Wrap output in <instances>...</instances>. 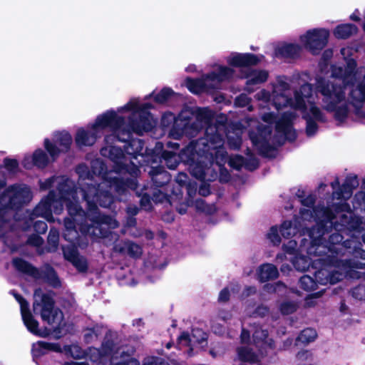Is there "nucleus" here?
Instances as JSON below:
<instances>
[{"label":"nucleus","instance_id":"nucleus-1","mask_svg":"<svg viewBox=\"0 0 365 365\" xmlns=\"http://www.w3.org/2000/svg\"><path fill=\"white\" fill-rule=\"evenodd\" d=\"M150 108V103L132 98L116 111L110 110L99 115L86 129L77 130L75 142L78 147L93 145L106 129L113 133L112 135H106V145L101 150V153L113 163V170L105 171L104 163L98 159L91 163L92 173L85 165L76 168L81 195L91 210L96 205L95 200L101 207L110 206L113 202V190L120 195L128 188H136L138 167L148 162V155L143 153V143L140 139L131 140L125 145V153L112 143L114 140L126 141L132 132L141 135L151 130L156 120L148 112Z\"/></svg>","mask_w":365,"mask_h":365},{"label":"nucleus","instance_id":"nucleus-2","mask_svg":"<svg viewBox=\"0 0 365 365\" xmlns=\"http://www.w3.org/2000/svg\"><path fill=\"white\" fill-rule=\"evenodd\" d=\"M272 94L265 89L261 90L255 95V98L267 106L272 105L277 110L282 108H290V112L284 113L279 119L272 113L262 114V120L266 123L262 128L259 122L250 119L246 123L249 128L250 138L262 154H266L272 145L282 144L285 140H293L295 131L292 129V122L299 111L307 121L306 132L312 136L317 131V122L324 121L323 112L316 103L317 96L313 94V86L304 83L299 90L294 92L293 98L290 96L291 85L286 77H278L272 84Z\"/></svg>","mask_w":365,"mask_h":365},{"label":"nucleus","instance_id":"nucleus-3","mask_svg":"<svg viewBox=\"0 0 365 365\" xmlns=\"http://www.w3.org/2000/svg\"><path fill=\"white\" fill-rule=\"evenodd\" d=\"M56 187L50 191L47 197L43 198L33 212L29 215V220L33 221L36 217H41L49 222H55L52 213L59 215L63 210L65 203L68 216L64 220V238L72 243L70 246L63 247L66 259L71 262L78 271L83 272L87 270L88 264L86 258L79 256L76 250L78 245V232L93 237H105L107 229L118 227V222L111 217L101 216L98 206L99 203L95 200V207L91 210L87 204L86 213L79 205L77 197L78 190H73V182L63 176L54 177L40 182L41 190Z\"/></svg>","mask_w":365,"mask_h":365},{"label":"nucleus","instance_id":"nucleus-4","mask_svg":"<svg viewBox=\"0 0 365 365\" xmlns=\"http://www.w3.org/2000/svg\"><path fill=\"white\" fill-rule=\"evenodd\" d=\"M308 234L309 240L302 239L301 245L297 250L299 255L291 259L297 270L305 271L311 264L315 268L319 267L320 269L315 272L314 277L321 284H335L346 275L361 277L355 273L354 269H362L365 264L340 259L346 251L345 245L340 243L343 240L340 234L333 233L329 242H322L325 233L320 230L317 232V236H314L313 231Z\"/></svg>","mask_w":365,"mask_h":365},{"label":"nucleus","instance_id":"nucleus-5","mask_svg":"<svg viewBox=\"0 0 365 365\" xmlns=\"http://www.w3.org/2000/svg\"><path fill=\"white\" fill-rule=\"evenodd\" d=\"M365 68L356 67L354 59L346 61V67L332 65L329 77L317 75L315 89L322 96V107L332 113L339 124L345 122L350 105L361 107L365 104Z\"/></svg>","mask_w":365,"mask_h":365},{"label":"nucleus","instance_id":"nucleus-6","mask_svg":"<svg viewBox=\"0 0 365 365\" xmlns=\"http://www.w3.org/2000/svg\"><path fill=\"white\" fill-rule=\"evenodd\" d=\"M209 140L215 145V150L218 149L216 151L217 162L220 163L224 159V152L220 149L222 143L220 138H217V140L210 137L202 138L196 142H191L181 152L180 156L173 152L165 151L162 158L170 169H175L180 158L182 162L189 165L190 172L195 178L203 181H212L216 176V173L207 165L211 164L212 158L211 156L208 159L207 156H205V148Z\"/></svg>","mask_w":365,"mask_h":365},{"label":"nucleus","instance_id":"nucleus-7","mask_svg":"<svg viewBox=\"0 0 365 365\" xmlns=\"http://www.w3.org/2000/svg\"><path fill=\"white\" fill-rule=\"evenodd\" d=\"M314 202V197L309 195L302 200V203L307 207L300 211L301 222L295 219L294 222L292 221H284L279 227V232L284 238L294 237L299 232V227L297 223L302 227V235L309 237V232L313 231L314 236H317V232L320 230L322 233H325L324 227L328 224L332 225L335 223L334 220L335 217L333 214L324 207L312 208V205Z\"/></svg>","mask_w":365,"mask_h":365},{"label":"nucleus","instance_id":"nucleus-8","mask_svg":"<svg viewBox=\"0 0 365 365\" xmlns=\"http://www.w3.org/2000/svg\"><path fill=\"white\" fill-rule=\"evenodd\" d=\"M213 113L208 108H197L194 112L190 109L183 110L175 118L171 113H165L162 118V125L168 126L173 123L169 136L173 139H179L183 135L193 136L199 129L210 123Z\"/></svg>","mask_w":365,"mask_h":365},{"label":"nucleus","instance_id":"nucleus-9","mask_svg":"<svg viewBox=\"0 0 365 365\" xmlns=\"http://www.w3.org/2000/svg\"><path fill=\"white\" fill-rule=\"evenodd\" d=\"M4 180H0V237L13 227V213L9 209H19L32 199L31 191L26 185H14L7 189H4Z\"/></svg>","mask_w":365,"mask_h":365},{"label":"nucleus","instance_id":"nucleus-10","mask_svg":"<svg viewBox=\"0 0 365 365\" xmlns=\"http://www.w3.org/2000/svg\"><path fill=\"white\" fill-rule=\"evenodd\" d=\"M259 61V58L251 53H233L227 58V63L233 66L242 68V77L247 79V91L252 92L253 86L265 82L268 78V72L264 70H257L250 68Z\"/></svg>","mask_w":365,"mask_h":365},{"label":"nucleus","instance_id":"nucleus-11","mask_svg":"<svg viewBox=\"0 0 365 365\" xmlns=\"http://www.w3.org/2000/svg\"><path fill=\"white\" fill-rule=\"evenodd\" d=\"M233 75V70L222 66H216L210 73L202 78H187L185 86L188 90L195 94L210 92L220 87V83L230 79Z\"/></svg>","mask_w":365,"mask_h":365},{"label":"nucleus","instance_id":"nucleus-12","mask_svg":"<svg viewBox=\"0 0 365 365\" xmlns=\"http://www.w3.org/2000/svg\"><path fill=\"white\" fill-rule=\"evenodd\" d=\"M34 297V313L40 314L42 320L47 322L54 331L61 334L65 324L62 312L53 307V302L50 297L45 294L40 296L36 292Z\"/></svg>","mask_w":365,"mask_h":365},{"label":"nucleus","instance_id":"nucleus-13","mask_svg":"<svg viewBox=\"0 0 365 365\" xmlns=\"http://www.w3.org/2000/svg\"><path fill=\"white\" fill-rule=\"evenodd\" d=\"M208 137L212 138V139H215V140H217V138H220L222 140V144L220 147V149H222L224 152L223 161H222L220 163H218L217 162V154H216V151L218 149L215 150L214 149L215 145L213 143H212V142H210V140H209L207 142V146L205 148V156H207L208 159L212 156V159H211V164H208V165H207L208 167H210L212 169H213L215 171H216L215 169L212 168L214 161L216 163V164L219 167H221L223 164H225L228 160L229 165L231 167H232L235 169H237V170L240 169L241 167H242L245 165V160H244L243 157H242L240 155H235V156L230 157V158H227L226 152L223 147L224 141H223L222 138L220 135V128H216L215 126H208L206 128V135L205 138H208ZM215 173H217V172H215ZM216 177H217V175L212 180H213Z\"/></svg>","mask_w":365,"mask_h":365},{"label":"nucleus","instance_id":"nucleus-14","mask_svg":"<svg viewBox=\"0 0 365 365\" xmlns=\"http://www.w3.org/2000/svg\"><path fill=\"white\" fill-rule=\"evenodd\" d=\"M207 334L200 329H193L191 335L183 332L178 339V348L188 356L193 355L204 346Z\"/></svg>","mask_w":365,"mask_h":365},{"label":"nucleus","instance_id":"nucleus-15","mask_svg":"<svg viewBox=\"0 0 365 365\" xmlns=\"http://www.w3.org/2000/svg\"><path fill=\"white\" fill-rule=\"evenodd\" d=\"M329 31L319 28L307 31L300 36L301 43L313 54L318 53L328 42Z\"/></svg>","mask_w":365,"mask_h":365},{"label":"nucleus","instance_id":"nucleus-16","mask_svg":"<svg viewBox=\"0 0 365 365\" xmlns=\"http://www.w3.org/2000/svg\"><path fill=\"white\" fill-rule=\"evenodd\" d=\"M54 144L48 138L44 140V147L52 160L56 159L61 153L66 152L72 143V137L67 131L56 132L53 134Z\"/></svg>","mask_w":365,"mask_h":365},{"label":"nucleus","instance_id":"nucleus-17","mask_svg":"<svg viewBox=\"0 0 365 365\" xmlns=\"http://www.w3.org/2000/svg\"><path fill=\"white\" fill-rule=\"evenodd\" d=\"M16 301L20 304L21 313L23 322L27 329L32 334L38 336H46L49 334L46 329L41 330L38 329V322L34 318L29 312V304L19 294L11 292Z\"/></svg>","mask_w":365,"mask_h":365},{"label":"nucleus","instance_id":"nucleus-18","mask_svg":"<svg viewBox=\"0 0 365 365\" xmlns=\"http://www.w3.org/2000/svg\"><path fill=\"white\" fill-rule=\"evenodd\" d=\"M50 163V159L41 149L36 150L32 155H26L22 165L26 169H31L34 166L38 168H44Z\"/></svg>","mask_w":365,"mask_h":365},{"label":"nucleus","instance_id":"nucleus-19","mask_svg":"<svg viewBox=\"0 0 365 365\" xmlns=\"http://www.w3.org/2000/svg\"><path fill=\"white\" fill-rule=\"evenodd\" d=\"M252 341L255 346L259 348L262 355L267 354L268 349L273 348V341L268 337L267 330L262 327H255L252 334Z\"/></svg>","mask_w":365,"mask_h":365},{"label":"nucleus","instance_id":"nucleus-20","mask_svg":"<svg viewBox=\"0 0 365 365\" xmlns=\"http://www.w3.org/2000/svg\"><path fill=\"white\" fill-rule=\"evenodd\" d=\"M339 185V181L336 179L331 182V187L336 190ZM358 185V182L355 178H347L344 183L342 188L339 190L333 192V197L336 199H348L351 195L353 190Z\"/></svg>","mask_w":365,"mask_h":365},{"label":"nucleus","instance_id":"nucleus-21","mask_svg":"<svg viewBox=\"0 0 365 365\" xmlns=\"http://www.w3.org/2000/svg\"><path fill=\"white\" fill-rule=\"evenodd\" d=\"M277 268L271 264L261 265L257 269V276L260 282H266L278 277Z\"/></svg>","mask_w":365,"mask_h":365},{"label":"nucleus","instance_id":"nucleus-22","mask_svg":"<svg viewBox=\"0 0 365 365\" xmlns=\"http://www.w3.org/2000/svg\"><path fill=\"white\" fill-rule=\"evenodd\" d=\"M51 350L54 351H61V346L58 344H51L44 341H38L33 344L32 351L35 356L44 354L46 351Z\"/></svg>","mask_w":365,"mask_h":365},{"label":"nucleus","instance_id":"nucleus-23","mask_svg":"<svg viewBox=\"0 0 365 365\" xmlns=\"http://www.w3.org/2000/svg\"><path fill=\"white\" fill-rule=\"evenodd\" d=\"M115 249L133 257H138L142 254L141 247L138 245L131 242H125L122 246L118 245L115 246Z\"/></svg>","mask_w":365,"mask_h":365},{"label":"nucleus","instance_id":"nucleus-24","mask_svg":"<svg viewBox=\"0 0 365 365\" xmlns=\"http://www.w3.org/2000/svg\"><path fill=\"white\" fill-rule=\"evenodd\" d=\"M242 130L238 128H231L227 133V141L230 146L233 149L240 148L241 144V135Z\"/></svg>","mask_w":365,"mask_h":365},{"label":"nucleus","instance_id":"nucleus-25","mask_svg":"<svg viewBox=\"0 0 365 365\" xmlns=\"http://www.w3.org/2000/svg\"><path fill=\"white\" fill-rule=\"evenodd\" d=\"M357 28L351 24L338 26L334 31V36L338 38H346L355 34Z\"/></svg>","mask_w":365,"mask_h":365},{"label":"nucleus","instance_id":"nucleus-26","mask_svg":"<svg viewBox=\"0 0 365 365\" xmlns=\"http://www.w3.org/2000/svg\"><path fill=\"white\" fill-rule=\"evenodd\" d=\"M300 51V46L294 44L289 43L281 46L277 51V55H281L286 57H294L297 55Z\"/></svg>","mask_w":365,"mask_h":365},{"label":"nucleus","instance_id":"nucleus-27","mask_svg":"<svg viewBox=\"0 0 365 365\" xmlns=\"http://www.w3.org/2000/svg\"><path fill=\"white\" fill-rule=\"evenodd\" d=\"M238 358L242 361L255 362L259 360L258 356L253 353L249 347H241L237 349Z\"/></svg>","mask_w":365,"mask_h":365},{"label":"nucleus","instance_id":"nucleus-28","mask_svg":"<svg viewBox=\"0 0 365 365\" xmlns=\"http://www.w3.org/2000/svg\"><path fill=\"white\" fill-rule=\"evenodd\" d=\"M13 264L17 270L21 272L27 273L29 274H34V267H32L28 262L21 259H14L13 260Z\"/></svg>","mask_w":365,"mask_h":365},{"label":"nucleus","instance_id":"nucleus-29","mask_svg":"<svg viewBox=\"0 0 365 365\" xmlns=\"http://www.w3.org/2000/svg\"><path fill=\"white\" fill-rule=\"evenodd\" d=\"M317 337V332L313 329H304L297 338V341L302 344H308L313 341Z\"/></svg>","mask_w":365,"mask_h":365},{"label":"nucleus","instance_id":"nucleus-30","mask_svg":"<svg viewBox=\"0 0 365 365\" xmlns=\"http://www.w3.org/2000/svg\"><path fill=\"white\" fill-rule=\"evenodd\" d=\"M317 280L316 281L308 275H304L299 279L300 287L306 291H312L317 288Z\"/></svg>","mask_w":365,"mask_h":365},{"label":"nucleus","instance_id":"nucleus-31","mask_svg":"<svg viewBox=\"0 0 365 365\" xmlns=\"http://www.w3.org/2000/svg\"><path fill=\"white\" fill-rule=\"evenodd\" d=\"M279 229L277 227H272L267 233V238L274 245H279L281 242V238L279 235Z\"/></svg>","mask_w":365,"mask_h":365},{"label":"nucleus","instance_id":"nucleus-32","mask_svg":"<svg viewBox=\"0 0 365 365\" xmlns=\"http://www.w3.org/2000/svg\"><path fill=\"white\" fill-rule=\"evenodd\" d=\"M173 95L171 89L165 88L160 91L157 95L155 96V100L158 103H164Z\"/></svg>","mask_w":365,"mask_h":365},{"label":"nucleus","instance_id":"nucleus-33","mask_svg":"<svg viewBox=\"0 0 365 365\" xmlns=\"http://www.w3.org/2000/svg\"><path fill=\"white\" fill-rule=\"evenodd\" d=\"M195 206L197 210L207 214H211L215 211L214 206L206 204L202 199L197 200L195 202Z\"/></svg>","mask_w":365,"mask_h":365},{"label":"nucleus","instance_id":"nucleus-34","mask_svg":"<svg viewBox=\"0 0 365 365\" xmlns=\"http://www.w3.org/2000/svg\"><path fill=\"white\" fill-rule=\"evenodd\" d=\"M157 186H162L170 180V176L167 172H160L152 177Z\"/></svg>","mask_w":365,"mask_h":365},{"label":"nucleus","instance_id":"nucleus-35","mask_svg":"<svg viewBox=\"0 0 365 365\" xmlns=\"http://www.w3.org/2000/svg\"><path fill=\"white\" fill-rule=\"evenodd\" d=\"M297 309V303L294 302H284L280 305V311L283 314H289Z\"/></svg>","mask_w":365,"mask_h":365},{"label":"nucleus","instance_id":"nucleus-36","mask_svg":"<svg viewBox=\"0 0 365 365\" xmlns=\"http://www.w3.org/2000/svg\"><path fill=\"white\" fill-rule=\"evenodd\" d=\"M4 167L11 173H15L19 170V163L16 160L6 158L4 160Z\"/></svg>","mask_w":365,"mask_h":365},{"label":"nucleus","instance_id":"nucleus-37","mask_svg":"<svg viewBox=\"0 0 365 365\" xmlns=\"http://www.w3.org/2000/svg\"><path fill=\"white\" fill-rule=\"evenodd\" d=\"M332 55H333V52L331 50L327 49V50L324 51L323 56H322V61L319 63L322 73H324L325 71V70L327 69V65L326 62L329 58H331Z\"/></svg>","mask_w":365,"mask_h":365},{"label":"nucleus","instance_id":"nucleus-38","mask_svg":"<svg viewBox=\"0 0 365 365\" xmlns=\"http://www.w3.org/2000/svg\"><path fill=\"white\" fill-rule=\"evenodd\" d=\"M266 288L270 292H277L278 294H281L283 291L287 290L286 286L281 282H277L274 284H267L266 285Z\"/></svg>","mask_w":365,"mask_h":365},{"label":"nucleus","instance_id":"nucleus-39","mask_svg":"<svg viewBox=\"0 0 365 365\" xmlns=\"http://www.w3.org/2000/svg\"><path fill=\"white\" fill-rule=\"evenodd\" d=\"M352 295L359 300L365 299V287L358 286L352 290Z\"/></svg>","mask_w":365,"mask_h":365},{"label":"nucleus","instance_id":"nucleus-40","mask_svg":"<svg viewBox=\"0 0 365 365\" xmlns=\"http://www.w3.org/2000/svg\"><path fill=\"white\" fill-rule=\"evenodd\" d=\"M235 105L239 107H245L250 104V98L245 94H241L235 99Z\"/></svg>","mask_w":365,"mask_h":365},{"label":"nucleus","instance_id":"nucleus-41","mask_svg":"<svg viewBox=\"0 0 365 365\" xmlns=\"http://www.w3.org/2000/svg\"><path fill=\"white\" fill-rule=\"evenodd\" d=\"M297 248L296 240H289L287 244L284 245V250L286 253L289 255H295Z\"/></svg>","mask_w":365,"mask_h":365},{"label":"nucleus","instance_id":"nucleus-42","mask_svg":"<svg viewBox=\"0 0 365 365\" xmlns=\"http://www.w3.org/2000/svg\"><path fill=\"white\" fill-rule=\"evenodd\" d=\"M34 228L36 232L42 234L46 232L48 227L45 222L38 220L34 222Z\"/></svg>","mask_w":365,"mask_h":365},{"label":"nucleus","instance_id":"nucleus-43","mask_svg":"<svg viewBox=\"0 0 365 365\" xmlns=\"http://www.w3.org/2000/svg\"><path fill=\"white\" fill-rule=\"evenodd\" d=\"M140 205L144 210H149L151 209V200L147 194L142 196L140 199Z\"/></svg>","mask_w":365,"mask_h":365},{"label":"nucleus","instance_id":"nucleus-44","mask_svg":"<svg viewBox=\"0 0 365 365\" xmlns=\"http://www.w3.org/2000/svg\"><path fill=\"white\" fill-rule=\"evenodd\" d=\"M48 240L49 242H51L53 245V246H56L58 241V232L56 230L51 229L50 230Z\"/></svg>","mask_w":365,"mask_h":365},{"label":"nucleus","instance_id":"nucleus-45","mask_svg":"<svg viewBox=\"0 0 365 365\" xmlns=\"http://www.w3.org/2000/svg\"><path fill=\"white\" fill-rule=\"evenodd\" d=\"M68 351L73 358H80L83 355V351L78 346L68 347Z\"/></svg>","mask_w":365,"mask_h":365},{"label":"nucleus","instance_id":"nucleus-46","mask_svg":"<svg viewBox=\"0 0 365 365\" xmlns=\"http://www.w3.org/2000/svg\"><path fill=\"white\" fill-rule=\"evenodd\" d=\"M230 290L229 288L223 289L219 295V301L220 302H227L229 299Z\"/></svg>","mask_w":365,"mask_h":365},{"label":"nucleus","instance_id":"nucleus-47","mask_svg":"<svg viewBox=\"0 0 365 365\" xmlns=\"http://www.w3.org/2000/svg\"><path fill=\"white\" fill-rule=\"evenodd\" d=\"M98 334L96 331V330L93 329H89L87 331V332L85 334L84 336L86 340L89 342L93 339V338H97Z\"/></svg>","mask_w":365,"mask_h":365},{"label":"nucleus","instance_id":"nucleus-48","mask_svg":"<svg viewBox=\"0 0 365 365\" xmlns=\"http://www.w3.org/2000/svg\"><path fill=\"white\" fill-rule=\"evenodd\" d=\"M166 198V195L162 192L161 191H158L153 194V197L152 198L153 201L156 202H163Z\"/></svg>","mask_w":365,"mask_h":365},{"label":"nucleus","instance_id":"nucleus-49","mask_svg":"<svg viewBox=\"0 0 365 365\" xmlns=\"http://www.w3.org/2000/svg\"><path fill=\"white\" fill-rule=\"evenodd\" d=\"M187 179H188V177L186 174L180 173L176 177V182L180 185H184L186 184Z\"/></svg>","mask_w":365,"mask_h":365},{"label":"nucleus","instance_id":"nucleus-50","mask_svg":"<svg viewBox=\"0 0 365 365\" xmlns=\"http://www.w3.org/2000/svg\"><path fill=\"white\" fill-rule=\"evenodd\" d=\"M199 193L202 196H207L210 193L209 185L204 182L199 188Z\"/></svg>","mask_w":365,"mask_h":365},{"label":"nucleus","instance_id":"nucleus-51","mask_svg":"<svg viewBox=\"0 0 365 365\" xmlns=\"http://www.w3.org/2000/svg\"><path fill=\"white\" fill-rule=\"evenodd\" d=\"M322 292L320 291L319 292H317V293L312 294L309 295V297H307L306 298V304L308 306L313 305V303L312 302H310V300L314 299V298H319V297L322 296Z\"/></svg>","mask_w":365,"mask_h":365},{"label":"nucleus","instance_id":"nucleus-52","mask_svg":"<svg viewBox=\"0 0 365 365\" xmlns=\"http://www.w3.org/2000/svg\"><path fill=\"white\" fill-rule=\"evenodd\" d=\"M231 317V314L229 312H221L217 317L218 320L226 322Z\"/></svg>","mask_w":365,"mask_h":365},{"label":"nucleus","instance_id":"nucleus-53","mask_svg":"<svg viewBox=\"0 0 365 365\" xmlns=\"http://www.w3.org/2000/svg\"><path fill=\"white\" fill-rule=\"evenodd\" d=\"M267 313H268V309H267V307H262H262H259L256 309V311H255V314L256 316H261V317H262V316H264Z\"/></svg>","mask_w":365,"mask_h":365},{"label":"nucleus","instance_id":"nucleus-54","mask_svg":"<svg viewBox=\"0 0 365 365\" xmlns=\"http://www.w3.org/2000/svg\"><path fill=\"white\" fill-rule=\"evenodd\" d=\"M250 340V332L245 329H242L241 334V341L242 343H247Z\"/></svg>","mask_w":365,"mask_h":365},{"label":"nucleus","instance_id":"nucleus-55","mask_svg":"<svg viewBox=\"0 0 365 365\" xmlns=\"http://www.w3.org/2000/svg\"><path fill=\"white\" fill-rule=\"evenodd\" d=\"M310 354L307 351H300L297 354V358L299 360L307 359L310 356Z\"/></svg>","mask_w":365,"mask_h":365},{"label":"nucleus","instance_id":"nucleus-56","mask_svg":"<svg viewBox=\"0 0 365 365\" xmlns=\"http://www.w3.org/2000/svg\"><path fill=\"white\" fill-rule=\"evenodd\" d=\"M218 325H219V324L217 322H214L212 329L215 333L221 334H222L223 331L221 328L219 327Z\"/></svg>","mask_w":365,"mask_h":365},{"label":"nucleus","instance_id":"nucleus-57","mask_svg":"<svg viewBox=\"0 0 365 365\" xmlns=\"http://www.w3.org/2000/svg\"><path fill=\"white\" fill-rule=\"evenodd\" d=\"M30 242L34 243L35 245H41L43 242L42 239L38 236H34L33 238L30 239Z\"/></svg>","mask_w":365,"mask_h":365},{"label":"nucleus","instance_id":"nucleus-58","mask_svg":"<svg viewBox=\"0 0 365 365\" xmlns=\"http://www.w3.org/2000/svg\"><path fill=\"white\" fill-rule=\"evenodd\" d=\"M138 208L136 206H130L128 207V212L130 215H135L138 213Z\"/></svg>","mask_w":365,"mask_h":365},{"label":"nucleus","instance_id":"nucleus-59","mask_svg":"<svg viewBox=\"0 0 365 365\" xmlns=\"http://www.w3.org/2000/svg\"><path fill=\"white\" fill-rule=\"evenodd\" d=\"M359 15V11L358 10H355V11L350 16V19L353 21H359L360 20Z\"/></svg>","mask_w":365,"mask_h":365},{"label":"nucleus","instance_id":"nucleus-60","mask_svg":"<svg viewBox=\"0 0 365 365\" xmlns=\"http://www.w3.org/2000/svg\"><path fill=\"white\" fill-rule=\"evenodd\" d=\"M64 365H87L84 362H77V361H69L64 364Z\"/></svg>","mask_w":365,"mask_h":365},{"label":"nucleus","instance_id":"nucleus-61","mask_svg":"<svg viewBox=\"0 0 365 365\" xmlns=\"http://www.w3.org/2000/svg\"><path fill=\"white\" fill-rule=\"evenodd\" d=\"M257 160L255 159L252 160V167H250L248 165L245 164V167L247 168L250 170L255 169V168H257Z\"/></svg>","mask_w":365,"mask_h":365},{"label":"nucleus","instance_id":"nucleus-62","mask_svg":"<svg viewBox=\"0 0 365 365\" xmlns=\"http://www.w3.org/2000/svg\"><path fill=\"white\" fill-rule=\"evenodd\" d=\"M246 295L248 296L250 294L255 293L256 292V289L255 287H249L246 290Z\"/></svg>","mask_w":365,"mask_h":365},{"label":"nucleus","instance_id":"nucleus-63","mask_svg":"<svg viewBox=\"0 0 365 365\" xmlns=\"http://www.w3.org/2000/svg\"><path fill=\"white\" fill-rule=\"evenodd\" d=\"M356 197L357 198H359H359H360V199H361V200L363 201V202H364V203H365V193H364V192H359V193H358V194L356 195Z\"/></svg>","mask_w":365,"mask_h":365},{"label":"nucleus","instance_id":"nucleus-64","mask_svg":"<svg viewBox=\"0 0 365 365\" xmlns=\"http://www.w3.org/2000/svg\"><path fill=\"white\" fill-rule=\"evenodd\" d=\"M158 365H170L168 362L163 361L162 359L158 358Z\"/></svg>","mask_w":365,"mask_h":365}]
</instances>
